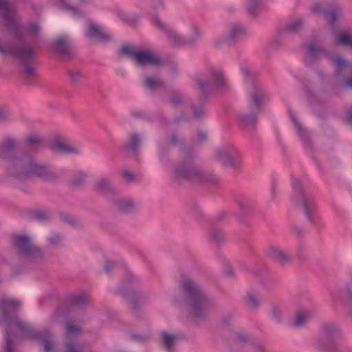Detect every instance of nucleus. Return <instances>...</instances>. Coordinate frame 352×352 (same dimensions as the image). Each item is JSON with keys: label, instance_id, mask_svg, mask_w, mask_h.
I'll return each instance as SVG.
<instances>
[{"label": "nucleus", "instance_id": "f257e3e1", "mask_svg": "<svg viewBox=\"0 0 352 352\" xmlns=\"http://www.w3.org/2000/svg\"><path fill=\"white\" fill-rule=\"evenodd\" d=\"M19 299L5 296L0 299V324L4 327V352H15V341L41 340L45 352H54L52 333L47 329L34 331L32 326L17 315L21 306Z\"/></svg>", "mask_w": 352, "mask_h": 352}, {"label": "nucleus", "instance_id": "f03ea898", "mask_svg": "<svg viewBox=\"0 0 352 352\" xmlns=\"http://www.w3.org/2000/svg\"><path fill=\"white\" fill-rule=\"evenodd\" d=\"M181 278L184 292L190 300L192 312L195 317L199 318L206 309L207 299L199 287L189 278L182 275Z\"/></svg>", "mask_w": 352, "mask_h": 352}, {"label": "nucleus", "instance_id": "7ed1b4c3", "mask_svg": "<svg viewBox=\"0 0 352 352\" xmlns=\"http://www.w3.org/2000/svg\"><path fill=\"white\" fill-rule=\"evenodd\" d=\"M12 166L15 169L13 175L19 178L29 176L47 178L50 175V170L47 167L36 164L34 160L27 156L14 158Z\"/></svg>", "mask_w": 352, "mask_h": 352}, {"label": "nucleus", "instance_id": "20e7f679", "mask_svg": "<svg viewBox=\"0 0 352 352\" xmlns=\"http://www.w3.org/2000/svg\"><path fill=\"white\" fill-rule=\"evenodd\" d=\"M0 54L3 55L14 56L24 66V71L28 76H31L34 74V69L30 65L34 57V54L30 47H22L19 45L14 46H2L0 45Z\"/></svg>", "mask_w": 352, "mask_h": 352}, {"label": "nucleus", "instance_id": "39448f33", "mask_svg": "<svg viewBox=\"0 0 352 352\" xmlns=\"http://www.w3.org/2000/svg\"><path fill=\"white\" fill-rule=\"evenodd\" d=\"M199 89L203 94H208L210 89H222L227 87V80L220 69H211L206 79L198 78L196 80Z\"/></svg>", "mask_w": 352, "mask_h": 352}, {"label": "nucleus", "instance_id": "423d86ee", "mask_svg": "<svg viewBox=\"0 0 352 352\" xmlns=\"http://www.w3.org/2000/svg\"><path fill=\"white\" fill-rule=\"evenodd\" d=\"M292 185L294 191L296 193L294 197V201L302 206L303 210L310 222H314L318 217V213L314 204L306 199L304 193L301 190L300 181L297 178L292 179Z\"/></svg>", "mask_w": 352, "mask_h": 352}, {"label": "nucleus", "instance_id": "0eeeda50", "mask_svg": "<svg viewBox=\"0 0 352 352\" xmlns=\"http://www.w3.org/2000/svg\"><path fill=\"white\" fill-rule=\"evenodd\" d=\"M122 52L141 66L158 65L161 62L160 58L150 51H133L129 45H124Z\"/></svg>", "mask_w": 352, "mask_h": 352}, {"label": "nucleus", "instance_id": "6e6552de", "mask_svg": "<svg viewBox=\"0 0 352 352\" xmlns=\"http://www.w3.org/2000/svg\"><path fill=\"white\" fill-rule=\"evenodd\" d=\"M14 245L19 254L28 257H35L41 254L37 247L30 244V239L25 235H18L14 238Z\"/></svg>", "mask_w": 352, "mask_h": 352}, {"label": "nucleus", "instance_id": "1a4fd4ad", "mask_svg": "<svg viewBox=\"0 0 352 352\" xmlns=\"http://www.w3.org/2000/svg\"><path fill=\"white\" fill-rule=\"evenodd\" d=\"M81 329L76 324V322L70 319L66 321L65 336L67 343L65 345L66 352H82L80 346L76 344L72 339L78 336Z\"/></svg>", "mask_w": 352, "mask_h": 352}, {"label": "nucleus", "instance_id": "9d476101", "mask_svg": "<svg viewBox=\"0 0 352 352\" xmlns=\"http://www.w3.org/2000/svg\"><path fill=\"white\" fill-rule=\"evenodd\" d=\"M174 175L177 179L202 180L200 173L195 168L189 160L177 166L174 170Z\"/></svg>", "mask_w": 352, "mask_h": 352}, {"label": "nucleus", "instance_id": "9b49d317", "mask_svg": "<svg viewBox=\"0 0 352 352\" xmlns=\"http://www.w3.org/2000/svg\"><path fill=\"white\" fill-rule=\"evenodd\" d=\"M331 62L335 66V73L338 76L345 74L350 69H352V64L338 56H330ZM346 88H352V76L347 78L344 82Z\"/></svg>", "mask_w": 352, "mask_h": 352}, {"label": "nucleus", "instance_id": "f8f14e48", "mask_svg": "<svg viewBox=\"0 0 352 352\" xmlns=\"http://www.w3.org/2000/svg\"><path fill=\"white\" fill-rule=\"evenodd\" d=\"M50 149L62 154H78L80 148L63 140H55L50 144Z\"/></svg>", "mask_w": 352, "mask_h": 352}, {"label": "nucleus", "instance_id": "ddd939ff", "mask_svg": "<svg viewBox=\"0 0 352 352\" xmlns=\"http://www.w3.org/2000/svg\"><path fill=\"white\" fill-rule=\"evenodd\" d=\"M214 155L223 165L233 166V160L237 157V153L234 148L228 147L216 150Z\"/></svg>", "mask_w": 352, "mask_h": 352}, {"label": "nucleus", "instance_id": "4468645a", "mask_svg": "<svg viewBox=\"0 0 352 352\" xmlns=\"http://www.w3.org/2000/svg\"><path fill=\"white\" fill-rule=\"evenodd\" d=\"M0 12L8 27L15 25L14 10L7 1L0 0Z\"/></svg>", "mask_w": 352, "mask_h": 352}, {"label": "nucleus", "instance_id": "2eb2a0df", "mask_svg": "<svg viewBox=\"0 0 352 352\" xmlns=\"http://www.w3.org/2000/svg\"><path fill=\"white\" fill-rule=\"evenodd\" d=\"M312 10L314 12H322L325 19L328 21L330 25H333V23L338 18L340 12L337 9L327 10L321 4H316L313 6Z\"/></svg>", "mask_w": 352, "mask_h": 352}, {"label": "nucleus", "instance_id": "dca6fc26", "mask_svg": "<svg viewBox=\"0 0 352 352\" xmlns=\"http://www.w3.org/2000/svg\"><path fill=\"white\" fill-rule=\"evenodd\" d=\"M250 94L251 95L252 105L256 110H259L265 100V97L263 96L261 88L253 85L252 90L250 91Z\"/></svg>", "mask_w": 352, "mask_h": 352}, {"label": "nucleus", "instance_id": "f3484780", "mask_svg": "<svg viewBox=\"0 0 352 352\" xmlns=\"http://www.w3.org/2000/svg\"><path fill=\"white\" fill-rule=\"evenodd\" d=\"M86 35L89 38H96L102 41L108 39V36L103 32L102 29L94 23L88 24Z\"/></svg>", "mask_w": 352, "mask_h": 352}, {"label": "nucleus", "instance_id": "a211bd4d", "mask_svg": "<svg viewBox=\"0 0 352 352\" xmlns=\"http://www.w3.org/2000/svg\"><path fill=\"white\" fill-rule=\"evenodd\" d=\"M68 38L65 36L59 37L53 43L54 50L59 54H67L69 52Z\"/></svg>", "mask_w": 352, "mask_h": 352}, {"label": "nucleus", "instance_id": "6ab92c4d", "mask_svg": "<svg viewBox=\"0 0 352 352\" xmlns=\"http://www.w3.org/2000/svg\"><path fill=\"white\" fill-rule=\"evenodd\" d=\"M14 146V142L12 139H7L0 148V157L6 159L11 158Z\"/></svg>", "mask_w": 352, "mask_h": 352}, {"label": "nucleus", "instance_id": "aec40b11", "mask_svg": "<svg viewBox=\"0 0 352 352\" xmlns=\"http://www.w3.org/2000/svg\"><path fill=\"white\" fill-rule=\"evenodd\" d=\"M267 254L270 256L280 263L287 261L289 258L288 254L285 252L278 249L276 247L269 248Z\"/></svg>", "mask_w": 352, "mask_h": 352}, {"label": "nucleus", "instance_id": "412c9836", "mask_svg": "<svg viewBox=\"0 0 352 352\" xmlns=\"http://www.w3.org/2000/svg\"><path fill=\"white\" fill-rule=\"evenodd\" d=\"M141 144V138L140 137L137 135L134 134L131 135L129 140V142L125 146V149L128 152H132L135 153L137 151V149L140 146Z\"/></svg>", "mask_w": 352, "mask_h": 352}, {"label": "nucleus", "instance_id": "4be33fe9", "mask_svg": "<svg viewBox=\"0 0 352 352\" xmlns=\"http://www.w3.org/2000/svg\"><path fill=\"white\" fill-rule=\"evenodd\" d=\"M311 312L307 311H302L297 313L294 321L292 322V326L298 327L302 326L307 320L311 317Z\"/></svg>", "mask_w": 352, "mask_h": 352}, {"label": "nucleus", "instance_id": "5701e85b", "mask_svg": "<svg viewBox=\"0 0 352 352\" xmlns=\"http://www.w3.org/2000/svg\"><path fill=\"white\" fill-rule=\"evenodd\" d=\"M322 52L321 47L316 43H310L307 47V53L310 58H316Z\"/></svg>", "mask_w": 352, "mask_h": 352}, {"label": "nucleus", "instance_id": "b1692460", "mask_svg": "<svg viewBox=\"0 0 352 352\" xmlns=\"http://www.w3.org/2000/svg\"><path fill=\"white\" fill-rule=\"evenodd\" d=\"M290 117L293 121L295 129L298 134L302 138H304L305 137L306 131L300 124V123L298 121L297 118L295 116V114L293 111L289 112Z\"/></svg>", "mask_w": 352, "mask_h": 352}, {"label": "nucleus", "instance_id": "393cba45", "mask_svg": "<svg viewBox=\"0 0 352 352\" xmlns=\"http://www.w3.org/2000/svg\"><path fill=\"white\" fill-rule=\"evenodd\" d=\"M96 188L99 192L102 194H106L111 190L110 184L107 179H100L98 182Z\"/></svg>", "mask_w": 352, "mask_h": 352}, {"label": "nucleus", "instance_id": "a878e982", "mask_svg": "<svg viewBox=\"0 0 352 352\" xmlns=\"http://www.w3.org/2000/svg\"><path fill=\"white\" fill-rule=\"evenodd\" d=\"M162 342L164 346L168 349H170L172 346L173 341L176 338V336L174 334H170L166 332H163L162 334Z\"/></svg>", "mask_w": 352, "mask_h": 352}, {"label": "nucleus", "instance_id": "bb28decb", "mask_svg": "<svg viewBox=\"0 0 352 352\" xmlns=\"http://www.w3.org/2000/svg\"><path fill=\"white\" fill-rule=\"evenodd\" d=\"M161 85L160 80L153 76H148L145 79V85L150 89L153 90Z\"/></svg>", "mask_w": 352, "mask_h": 352}, {"label": "nucleus", "instance_id": "cd10ccee", "mask_svg": "<svg viewBox=\"0 0 352 352\" xmlns=\"http://www.w3.org/2000/svg\"><path fill=\"white\" fill-rule=\"evenodd\" d=\"M302 25V21L297 19L283 30V34H286L298 31Z\"/></svg>", "mask_w": 352, "mask_h": 352}, {"label": "nucleus", "instance_id": "c85d7f7f", "mask_svg": "<svg viewBox=\"0 0 352 352\" xmlns=\"http://www.w3.org/2000/svg\"><path fill=\"white\" fill-rule=\"evenodd\" d=\"M339 41L341 45L344 46H349L352 48V34H341L339 36Z\"/></svg>", "mask_w": 352, "mask_h": 352}, {"label": "nucleus", "instance_id": "c756f323", "mask_svg": "<svg viewBox=\"0 0 352 352\" xmlns=\"http://www.w3.org/2000/svg\"><path fill=\"white\" fill-rule=\"evenodd\" d=\"M240 119L243 125H253L256 121V116L253 113L244 114L241 116Z\"/></svg>", "mask_w": 352, "mask_h": 352}, {"label": "nucleus", "instance_id": "7c9ffc66", "mask_svg": "<svg viewBox=\"0 0 352 352\" xmlns=\"http://www.w3.org/2000/svg\"><path fill=\"white\" fill-rule=\"evenodd\" d=\"M118 206L120 210L126 211L133 208V204L131 200H121L118 203Z\"/></svg>", "mask_w": 352, "mask_h": 352}, {"label": "nucleus", "instance_id": "2f4dec72", "mask_svg": "<svg viewBox=\"0 0 352 352\" xmlns=\"http://www.w3.org/2000/svg\"><path fill=\"white\" fill-rule=\"evenodd\" d=\"M243 32H244V29L241 25H234L232 27V28L230 31V36L232 38H235V37L239 36L241 34H242L243 33Z\"/></svg>", "mask_w": 352, "mask_h": 352}, {"label": "nucleus", "instance_id": "473e14b6", "mask_svg": "<svg viewBox=\"0 0 352 352\" xmlns=\"http://www.w3.org/2000/svg\"><path fill=\"white\" fill-rule=\"evenodd\" d=\"M168 37L171 42L174 44H180L182 43V40L179 36L174 31H170L168 33Z\"/></svg>", "mask_w": 352, "mask_h": 352}, {"label": "nucleus", "instance_id": "72a5a7b5", "mask_svg": "<svg viewBox=\"0 0 352 352\" xmlns=\"http://www.w3.org/2000/svg\"><path fill=\"white\" fill-rule=\"evenodd\" d=\"M41 141V138L36 135H31L26 138V142L29 145L36 144Z\"/></svg>", "mask_w": 352, "mask_h": 352}, {"label": "nucleus", "instance_id": "f704fd0d", "mask_svg": "<svg viewBox=\"0 0 352 352\" xmlns=\"http://www.w3.org/2000/svg\"><path fill=\"white\" fill-rule=\"evenodd\" d=\"M39 28H40L38 24H30L25 30V32L27 34L34 35L38 32Z\"/></svg>", "mask_w": 352, "mask_h": 352}, {"label": "nucleus", "instance_id": "c9c22d12", "mask_svg": "<svg viewBox=\"0 0 352 352\" xmlns=\"http://www.w3.org/2000/svg\"><path fill=\"white\" fill-rule=\"evenodd\" d=\"M245 300L250 306L256 307L258 305L256 298L252 294H248L245 296Z\"/></svg>", "mask_w": 352, "mask_h": 352}, {"label": "nucleus", "instance_id": "e433bc0d", "mask_svg": "<svg viewBox=\"0 0 352 352\" xmlns=\"http://www.w3.org/2000/svg\"><path fill=\"white\" fill-rule=\"evenodd\" d=\"M63 6L67 11L70 12L73 16H78V11L75 7L67 4H64Z\"/></svg>", "mask_w": 352, "mask_h": 352}, {"label": "nucleus", "instance_id": "4c0bfd02", "mask_svg": "<svg viewBox=\"0 0 352 352\" xmlns=\"http://www.w3.org/2000/svg\"><path fill=\"white\" fill-rule=\"evenodd\" d=\"M122 175L124 177V179L128 182H131L133 179V175L128 170H123Z\"/></svg>", "mask_w": 352, "mask_h": 352}, {"label": "nucleus", "instance_id": "58836bf2", "mask_svg": "<svg viewBox=\"0 0 352 352\" xmlns=\"http://www.w3.org/2000/svg\"><path fill=\"white\" fill-rule=\"evenodd\" d=\"M206 137H207V135L204 132H200L197 134V136L196 138V141L198 143H201V142H203L204 140H205L206 139Z\"/></svg>", "mask_w": 352, "mask_h": 352}, {"label": "nucleus", "instance_id": "ea45409f", "mask_svg": "<svg viewBox=\"0 0 352 352\" xmlns=\"http://www.w3.org/2000/svg\"><path fill=\"white\" fill-rule=\"evenodd\" d=\"M60 241V237L58 235H52L49 238V242L52 244H55Z\"/></svg>", "mask_w": 352, "mask_h": 352}, {"label": "nucleus", "instance_id": "a19ab883", "mask_svg": "<svg viewBox=\"0 0 352 352\" xmlns=\"http://www.w3.org/2000/svg\"><path fill=\"white\" fill-rule=\"evenodd\" d=\"M153 24H154L155 26H157V28H162H162H164V25H163V23H162V21H160V20L158 18H157V17L153 18Z\"/></svg>", "mask_w": 352, "mask_h": 352}, {"label": "nucleus", "instance_id": "79ce46f5", "mask_svg": "<svg viewBox=\"0 0 352 352\" xmlns=\"http://www.w3.org/2000/svg\"><path fill=\"white\" fill-rule=\"evenodd\" d=\"M113 266H114V263L113 262L107 261L104 264V271H106L107 272H109L111 267H113Z\"/></svg>", "mask_w": 352, "mask_h": 352}, {"label": "nucleus", "instance_id": "37998d69", "mask_svg": "<svg viewBox=\"0 0 352 352\" xmlns=\"http://www.w3.org/2000/svg\"><path fill=\"white\" fill-rule=\"evenodd\" d=\"M345 120L352 124V109H351L345 117Z\"/></svg>", "mask_w": 352, "mask_h": 352}, {"label": "nucleus", "instance_id": "c03bdc74", "mask_svg": "<svg viewBox=\"0 0 352 352\" xmlns=\"http://www.w3.org/2000/svg\"><path fill=\"white\" fill-rule=\"evenodd\" d=\"M180 101V99L179 97L177 96H174L173 98H170V102L173 104H177Z\"/></svg>", "mask_w": 352, "mask_h": 352}, {"label": "nucleus", "instance_id": "a18cd8bd", "mask_svg": "<svg viewBox=\"0 0 352 352\" xmlns=\"http://www.w3.org/2000/svg\"><path fill=\"white\" fill-rule=\"evenodd\" d=\"M72 302L75 304H78L84 302V299L82 298H75L72 300Z\"/></svg>", "mask_w": 352, "mask_h": 352}, {"label": "nucleus", "instance_id": "49530a36", "mask_svg": "<svg viewBox=\"0 0 352 352\" xmlns=\"http://www.w3.org/2000/svg\"><path fill=\"white\" fill-rule=\"evenodd\" d=\"M131 338L134 340H140V336L134 335V334L131 335Z\"/></svg>", "mask_w": 352, "mask_h": 352}, {"label": "nucleus", "instance_id": "de8ad7c7", "mask_svg": "<svg viewBox=\"0 0 352 352\" xmlns=\"http://www.w3.org/2000/svg\"><path fill=\"white\" fill-rule=\"evenodd\" d=\"M238 337L239 340H245V336L243 334H239Z\"/></svg>", "mask_w": 352, "mask_h": 352}, {"label": "nucleus", "instance_id": "09e8293b", "mask_svg": "<svg viewBox=\"0 0 352 352\" xmlns=\"http://www.w3.org/2000/svg\"><path fill=\"white\" fill-rule=\"evenodd\" d=\"M201 113V111H198L196 109H194V114L195 116H199Z\"/></svg>", "mask_w": 352, "mask_h": 352}, {"label": "nucleus", "instance_id": "8fccbe9b", "mask_svg": "<svg viewBox=\"0 0 352 352\" xmlns=\"http://www.w3.org/2000/svg\"><path fill=\"white\" fill-rule=\"evenodd\" d=\"M243 72L244 74L248 75V69H247L243 68Z\"/></svg>", "mask_w": 352, "mask_h": 352}, {"label": "nucleus", "instance_id": "3c124183", "mask_svg": "<svg viewBox=\"0 0 352 352\" xmlns=\"http://www.w3.org/2000/svg\"><path fill=\"white\" fill-rule=\"evenodd\" d=\"M173 142L174 143H175V142H176V138H175V135H173Z\"/></svg>", "mask_w": 352, "mask_h": 352}, {"label": "nucleus", "instance_id": "603ef678", "mask_svg": "<svg viewBox=\"0 0 352 352\" xmlns=\"http://www.w3.org/2000/svg\"><path fill=\"white\" fill-rule=\"evenodd\" d=\"M3 111L0 109V118H3Z\"/></svg>", "mask_w": 352, "mask_h": 352}, {"label": "nucleus", "instance_id": "864d4df0", "mask_svg": "<svg viewBox=\"0 0 352 352\" xmlns=\"http://www.w3.org/2000/svg\"><path fill=\"white\" fill-rule=\"evenodd\" d=\"M326 329H327V331H331V328H330V327H329V326H327V327H326Z\"/></svg>", "mask_w": 352, "mask_h": 352}, {"label": "nucleus", "instance_id": "5fc2aeb1", "mask_svg": "<svg viewBox=\"0 0 352 352\" xmlns=\"http://www.w3.org/2000/svg\"><path fill=\"white\" fill-rule=\"evenodd\" d=\"M248 10H249V12H252V9L250 7L248 8Z\"/></svg>", "mask_w": 352, "mask_h": 352}]
</instances>
